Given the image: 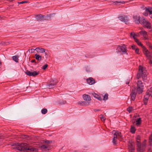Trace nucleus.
Here are the masks:
<instances>
[{"label":"nucleus","mask_w":152,"mask_h":152,"mask_svg":"<svg viewBox=\"0 0 152 152\" xmlns=\"http://www.w3.org/2000/svg\"><path fill=\"white\" fill-rule=\"evenodd\" d=\"M113 132V133L114 136L112 142L113 145H115L117 143V139L119 137L121 138L122 135L121 132H119L118 131H114Z\"/></svg>","instance_id":"20e7f679"},{"label":"nucleus","mask_w":152,"mask_h":152,"mask_svg":"<svg viewBox=\"0 0 152 152\" xmlns=\"http://www.w3.org/2000/svg\"><path fill=\"white\" fill-rule=\"evenodd\" d=\"M115 4H117L118 3H121L122 4H124L125 3V2L124 1H119V2H118L117 1H115Z\"/></svg>","instance_id":"c03bdc74"},{"label":"nucleus","mask_w":152,"mask_h":152,"mask_svg":"<svg viewBox=\"0 0 152 152\" xmlns=\"http://www.w3.org/2000/svg\"><path fill=\"white\" fill-rule=\"evenodd\" d=\"M141 86H144L143 83L140 80H138L137 83V87H140Z\"/></svg>","instance_id":"7c9ffc66"},{"label":"nucleus","mask_w":152,"mask_h":152,"mask_svg":"<svg viewBox=\"0 0 152 152\" xmlns=\"http://www.w3.org/2000/svg\"><path fill=\"white\" fill-rule=\"evenodd\" d=\"M137 124L139 125L141 123V119L140 118H139L136 121Z\"/></svg>","instance_id":"f704fd0d"},{"label":"nucleus","mask_w":152,"mask_h":152,"mask_svg":"<svg viewBox=\"0 0 152 152\" xmlns=\"http://www.w3.org/2000/svg\"><path fill=\"white\" fill-rule=\"evenodd\" d=\"M39 148L42 150H49L50 148V146L48 144L46 145H41Z\"/></svg>","instance_id":"dca6fc26"},{"label":"nucleus","mask_w":152,"mask_h":152,"mask_svg":"<svg viewBox=\"0 0 152 152\" xmlns=\"http://www.w3.org/2000/svg\"><path fill=\"white\" fill-rule=\"evenodd\" d=\"M118 18L120 20L124 22L126 24L129 23L130 20L127 16L124 15L119 17Z\"/></svg>","instance_id":"1a4fd4ad"},{"label":"nucleus","mask_w":152,"mask_h":152,"mask_svg":"<svg viewBox=\"0 0 152 152\" xmlns=\"http://www.w3.org/2000/svg\"><path fill=\"white\" fill-rule=\"evenodd\" d=\"M35 49H31L29 50V51H31V53H33L34 52Z\"/></svg>","instance_id":"a18cd8bd"},{"label":"nucleus","mask_w":152,"mask_h":152,"mask_svg":"<svg viewBox=\"0 0 152 152\" xmlns=\"http://www.w3.org/2000/svg\"><path fill=\"white\" fill-rule=\"evenodd\" d=\"M87 83L90 85L94 84L95 83V80L92 77H89L86 80Z\"/></svg>","instance_id":"2eb2a0df"},{"label":"nucleus","mask_w":152,"mask_h":152,"mask_svg":"<svg viewBox=\"0 0 152 152\" xmlns=\"http://www.w3.org/2000/svg\"><path fill=\"white\" fill-rule=\"evenodd\" d=\"M148 12H146V11H145V12H143V14L144 16H146L148 15Z\"/></svg>","instance_id":"49530a36"},{"label":"nucleus","mask_w":152,"mask_h":152,"mask_svg":"<svg viewBox=\"0 0 152 152\" xmlns=\"http://www.w3.org/2000/svg\"><path fill=\"white\" fill-rule=\"evenodd\" d=\"M144 104L145 105H146L147 104V103L145 102H145H144Z\"/></svg>","instance_id":"4d7b16f0"},{"label":"nucleus","mask_w":152,"mask_h":152,"mask_svg":"<svg viewBox=\"0 0 152 152\" xmlns=\"http://www.w3.org/2000/svg\"><path fill=\"white\" fill-rule=\"evenodd\" d=\"M135 53L137 54H139V49L138 48H137L135 50Z\"/></svg>","instance_id":"37998d69"},{"label":"nucleus","mask_w":152,"mask_h":152,"mask_svg":"<svg viewBox=\"0 0 152 152\" xmlns=\"http://www.w3.org/2000/svg\"><path fill=\"white\" fill-rule=\"evenodd\" d=\"M129 83V82H128V83H126V84H128Z\"/></svg>","instance_id":"13d9d810"},{"label":"nucleus","mask_w":152,"mask_h":152,"mask_svg":"<svg viewBox=\"0 0 152 152\" xmlns=\"http://www.w3.org/2000/svg\"><path fill=\"white\" fill-rule=\"evenodd\" d=\"M93 95L94 97L98 99L99 100H102V99L101 97L97 94L94 93L93 94Z\"/></svg>","instance_id":"412c9836"},{"label":"nucleus","mask_w":152,"mask_h":152,"mask_svg":"<svg viewBox=\"0 0 152 152\" xmlns=\"http://www.w3.org/2000/svg\"><path fill=\"white\" fill-rule=\"evenodd\" d=\"M99 110H100L99 109H94V111L95 112H96V111H99Z\"/></svg>","instance_id":"5fc2aeb1"},{"label":"nucleus","mask_w":152,"mask_h":152,"mask_svg":"<svg viewBox=\"0 0 152 152\" xmlns=\"http://www.w3.org/2000/svg\"><path fill=\"white\" fill-rule=\"evenodd\" d=\"M48 66V65L47 64H45V65L43 66L42 67V69L43 70H45Z\"/></svg>","instance_id":"ea45409f"},{"label":"nucleus","mask_w":152,"mask_h":152,"mask_svg":"<svg viewBox=\"0 0 152 152\" xmlns=\"http://www.w3.org/2000/svg\"><path fill=\"white\" fill-rule=\"evenodd\" d=\"M83 101H81L79 102L78 103L80 104V105L83 106Z\"/></svg>","instance_id":"09e8293b"},{"label":"nucleus","mask_w":152,"mask_h":152,"mask_svg":"<svg viewBox=\"0 0 152 152\" xmlns=\"http://www.w3.org/2000/svg\"><path fill=\"white\" fill-rule=\"evenodd\" d=\"M100 118L101 119V120L102 121H104L105 120V117L103 116V115L102 114H101L100 115Z\"/></svg>","instance_id":"4c0bfd02"},{"label":"nucleus","mask_w":152,"mask_h":152,"mask_svg":"<svg viewBox=\"0 0 152 152\" xmlns=\"http://www.w3.org/2000/svg\"><path fill=\"white\" fill-rule=\"evenodd\" d=\"M149 142L150 143V145H151L152 144V132H151V134L149 137Z\"/></svg>","instance_id":"c756f323"},{"label":"nucleus","mask_w":152,"mask_h":152,"mask_svg":"<svg viewBox=\"0 0 152 152\" xmlns=\"http://www.w3.org/2000/svg\"><path fill=\"white\" fill-rule=\"evenodd\" d=\"M25 73L29 76L35 77L39 74V72L37 71L31 72L28 70H26L25 72Z\"/></svg>","instance_id":"6e6552de"},{"label":"nucleus","mask_w":152,"mask_h":152,"mask_svg":"<svg viewBox=\"0 0 152 152\" xmlns=\"http://www.w3.org/2000/svg\"><path fill=\"white\" fill-rule=\"evenodd\" d=\"M136 139L137 140H140V137L139 136V137H137L136 138Z\"/></svg>","instance_id":"6e6d98bb"},{"label":"nucleus","mask_w":152,"mask_h":152,"mask_svg":"<svg viewBox=\"0 0 152 152\" xmlns=\"http://www.w3.org/2000/svg\"><path fill=\"white\" fill-rule=\"evenodd\" d=\"M140 34L143 35L144 37H146V36L147 35V33L145 31H141L140 32Z\"/></svg>","instance_id":"393cba45"},{"label":"nucleus","mask_w":152,"mask_h":152,"mask_svg":"<svg viewBox=\"0 0 152 152\" xmlns=\"http://www.w3.org/2000/svg\"><path fill=\"white\" fill-rule=\"evenodd\" d=\"M144 10H145V11L146 12H148L149 13V14H152V8L151 7L147 8L146 7H145L144 9Z\"/></svg>","instance_id":"aec40b11"},{"label":"nucleus","mask_w":152,"mask_h":152,"mask_svg":"<svg viewBox=\"0 0 152 152\" xmlns=\"http://www.w3.org/2000/svg\"><path fill=\"white\" fill-rule=\"evenodd\" d=\"M128 149L130 152H134L135 150L134 144L132 143V141H129L128 143Z\"/></svg>","instance_id":"f8f14e48"},{"label":"nucleus","mask_w":152,"mask_h":152,"mask_svg":"<svg viewBox=\"0 0 152 152\" xmlns=\"http://www.w3.org/2000/svg\"><path fill=\"white\" fill-rule=\"evenodd\" d=\"M47 112V110L46 108H43L41 110L42 113L43 114H45Z\"/></svg>","instance_id":"473e14b6"},{"label":"nucleus","mask_w":152,"mask_h":152,"mask_svg":"<svg viewBox=\"0 0 152 152\" xmlns=\"http://www.w3.org/2000/svg\"><path fill=\"white\" fill-rule=\"evenodd\" d=\"M108 99V94H106L103 97L104 100H106Z\"/></svg>","instance_id":"c9c22d12"},{"label":"nucleus","mask_w":152,"mask_h":152,"mask_svg":"<svg viewBox=\"0 0 152 152\" xmlns=\"http://www.w3.org/2000/svg\"><path fill=\"white\" fill-rule=\"evenodd\" d=\"M137 36V35L134 32H132L130 33V37H132L134 41H135L137 39L135 37Z\"/></svg>","instance_id":"5701e85b"},{"label":"nucleus","mask_w":152,"mask_h":152,"mask_svg":"<svg viewBox=\"0 0 152 152\" xmlns=\"http://www.w3.org/2000/svg\"><path fill=\"white\" fill-rule=\"evenodd\" d=\"M28 1H22L21 2H18V4H23L25 3H28Z\"/></svg>","instance_id":"79ce46f5"},{"label":"nucleus","mask_w":152,"mask_h":152,"mask_svg":"<svg viewBox=\"0 0 152 152\" xmlns=\"http://www.w3.org/2000/svg\"><path fill=\"white\" fill-rule=\"evenodd\" d=\"M147 94H148L151 95L152 97V87L150 88L147 91Z\"/></svg>","instance_id":"a878e982"},{"label":"nucleus","mask_w":152,"mask_h":152,"mask_svg":"<svg viewBox=\"0 0 152 152\" xmlns=\"http://www.w3.org/2000/svg\"><path fill=\"white\" fill-rule=\"evenodd\" d=\"M135 41L137 43V44L139 46L142 47L143 48V47H145L144 46H143L142 44L140 42L139 40L137 39H136Z\"/></svg>","instance_id":"bb28decb"},{"label":"nucleus","mask_w":152,"mask_h":152,"mask_svg":"<svg viewBox=\"0 0 152 152\" xmlns=\"http://www.w3.org/2000/svg\"><path fill=\"white\" fill-rule=\"evenodd\" d=\"M89 102L86 101H83V106H86L88 105Z\"/></svg>","instance_id":"e433bc0d"},{"label":"nucleus","mask_w":152,"mask_h":152,"mask_svg":"<svg viewBox=\"0 0 152 152\" xmlns=\"http://www.w3.org/2000/svg\"><path fill=\"white\" fill-rule=\"evenodd\" d=\"M53 141H52V140H46L45 141V142L46 143H48H48H52Z\"/></svg>","instance_id":"a19ab883"},{"label":"nucleus","mask_w":152,"mask_h":152,"mask_svg":"<svg viewBox=\"0 0 152 152\" xmlns=\"http://www.w3.org/2000/svg\"><path fill=\"white\" fill-rule=\"evenodd\" d=\"M12 145L15 146L14 149L23 152H37L38 151L37 148H33L26 143L15 142L13 143Z\"/></svg>","instance_id":"f257e3e1"},{"label":"nucleus","mask_w":152,"mask_h":152,"mask_svg":"<svg viewBox=\"0 0 152 152\" xmlns=\"http://www.w3.org/2000/svg\"><path fill=\"white\" fill-rule=\"evenodd\" d=\"M0 44H1L2 45H5V42H1L0 43Z\"/></svg>","instance_id":"603ef678"},{"label":"nucleus","mask_w":152,"mask_h":152,"mask_svg":"<svg viewBox=\"0 0 152 152\" xmlns=\"http://www.w3.org/2000/svg\"><path fill=\"white\" fill-rule=\"evenodd\" d=\"M59 102L60 104L62 105L65 104L66 102V101L60 100Z\"/></svg>","instance_id":"72a5a7b5"},{"label":"nucleus","mask_w":152,"mask_h":152,"mask_svg":"<svg viewBox=\"0 0 152 152\" xmlns=\"http://www.w3.org/2000/svg\"><path fill=\"white\" fill-rule=\"evenodd\" d=\"M136 129L134 126H132L130 129V132L132 133H134Z\"/></svg>","instance_id":"c85d7f7f"},{"label":"nucleus","mask_w":152,"mask_h":152,"mask_svg":"<svg viewBox=\"0 0 152 152\" xmlns=\"http://www.w3.org/2000/svg\"><path fill=\"white\" fill-rule=\"evenodd\" d=\"M57 83L56 80H52L50 81V83L48 85V88H54L56 85Z\"/></svg>","instance_id":"4468645a"},{"label":"nucleus","mask_w":152,"mask_h":152,"mask_svg":"<svg viewBox=\"0 0 152 152\" xmlns=\"http://www.w3.org/2000/svg\"><path fill=\"white\" fill-rule=\"evenodd\" d=\"M35 59L38 60L40 61L42 59V56L38 54H36L35 55Z\"/></svg>","instance_id":"b1692460"},{"label":"nucleus","mask_w":152,"mask_h":152,"mask_svg":"<svg viewBox=\"0 0 152 152\" xmlns=\"http://www.w3.org/2000/svg\"><path fill=\"white\" fill-rule=\"evenodd\" d=\"M83 99L86 101H89L91 100V99L90 96L86 94H84L83 95Z\"/></svg>","instance_id":"f3484780"},{"label":"nucleus","mask_w":152,"mask_h":152,"mask_svg":"<svg viewBox=\"0 0 152 152\" xmlns=\"http://www.w3.org/2000/svg\"><path fill=\"white\" fill-rule=\"evenodd\" d=\"M139 72V73L137 75V78H140L141 75L143 80L144 81H145L147 79L146 71L143 69V67L141 66H140Z\"/></svg>","instance_id":"f03ea898"},{"label":"nucleus","mask_w":152,"mask_h":152,"mask_svg":"<svg viewBox=\"0 0 152 152\" xmlns=\"http://www.w3.org/2000/svg\"><path fill=\"white\" fill-rule=\"evenodd\" d=\"M149 47L152 50V46L150 44H149L148 45Z\"/></svg>","instance_id":"3c124183"},{"label":"nucleus","mask_w":152,"mask_h":152,"mask_svg":"<svg viewBox=\"0 0 152 152\" xmlns=\"http://www.w3.org/2000/svg\"><path fill=\"white\" fill-rule=\"evenodd\" d=\"M133 110V107L131 106L129 107L127 109V110L128 111L129 113H130L132 110Z\"/></svg>","instance_id":"2f4dec72"},{"label":"nucleus","mask_w":152,"mask_h":152,"mask_svg":"<svg viewBox=\"0 0 152 152\" xmlns=\"http://www.w3.org/2000/svg\"><path fill=\"white\" fill-rule=\"evenodd\" d=\"M140 24L142 25L144 27L148 29H150L151 28V23L147 20L145 19L144 18H142Z\"/></svg>","instance_id":"39448f33"},{"label":"nucleus","mask_w":152,"mask_h":152,"mask_svg":"<svg viewBox=\"0 0 152 152\" xmlns=\"http://www.w3.org/2000/svg\"><path fill=\"white\" fill-rule=\"evenodd\" d=\"M1 64V62H0V64Z\"/></svg>","instance_id":"e2e57ef3"},{"label":"nucleus","mask_w":152,"mask_h":152,"mask_svg":"<svg viewBox=\"0 0 152 152\" xmlns=\"http://www.w3.org/2000/svg\"><path fill=\"white\" fill-rule=\"evenodd\" d=\"M151 18H152V15H151Z\"/></svg>","instance_id":"680f3d73"},{"label":"nucleus","mask_w":152,"mask_h":152,"mask_svg":"<svg viewBox=\"0 0 152 152\" xmlns=\"http://www.w3.org/2000/svg\"><path fill=\"white\" fill-rule=\"evenodd\" d=\"M31 62H32V63H34V62H35V63H36V61L35 60H32L31 61Z\"/></svg>","instance_id":"864d4df0"},{"label":"nucleus","mask_w":152,"mask_h":152,"mask_svg":"<svg viewBox=\"0 0 152 152\" xmlns=\"http://www.w3.org/2000/svg\"><path fill=\"white\" fill-rule=\"evenodd\" d=\"M137 151L140 152H142L144 151L145 148V144L141 145L140 142L137 141Z\"/></svg>","instance_id":"0eeeda50"},{"label":"nucleus","mask_w":152,"mask_h":152,"mask_svg":"<svg viewBox=\"0 0 152 152\" xmlns=\"http://www.w3.org/2000/svg\"><path fill=\"white\" fill-rule=\"evenodd\" d=\"M150 96H151V95L150 94H147V92H146V95L145 96V98H144V99H145L144 101H147L148 100V99L149 98V97Z\"/></svg>","instance_id":"cd10ccee"},{"label":"nucleus","mask_w":152,"mask_h":152,"mask_svg":"<svg viewBox=\"0 0 152 152\" xmlns=\"http://www.w3.org/2000/svg\"><path fill=\"white\" fill-rule=\"evenodd\" d=\"M75 152H77L76 151H75Z\"/></svg>","instance_id":"69168bd1"},{"label":"nucleus","mask_w":152,"mask_h":152,"mask_svg":"<svg viewBox=\"0 0 152 152\" xmlns=\"http://www.w3.org/2000/svg\"><path fill=\"white\" fill-rule=\"evenodd\" d=\"M131 48L132 50H135L137 47L135 45H133L131 46Z\"/></svg>","instance_id":"58836bf2"},{"label":"nucleus","mask_w":152,"mask_h":152,"mask_svg":"<svg viewBox=\"0 0 152 152\" xmlns=\"http://www.w3.org/2000/svg\"><path fill=\"white\" fill-rule=\"evenodd\" d=\"M35 50L38 53H43L45 52V50L42 48H37L35 49Z\"/></svg>","instance_id":"6ab92c4d"},{"label":"nucleus","mask_w":152,"mask_h":152,"mask_svg":"<svg viewBox=\"0 0 152 152\" xmlns=\"http://www.w3.org/2000/svg\"><path fill=\"white\" fill-rule=\"evenodd\" d=\"M55 15V14H53L52 15H50L49 16H47L45 17L44 15H35V18L37 20L43 21L44 19L45 20V18H48L49 19H51V18L53 16V15Z\"/></svg>","instance_id":"423d86ee"},{"label":"nucleus","mask_w":152,"mask_h":152,"mask_svg":"<svg viewBox=\"0 0 152 152\" xmlns=\"http://www.w3.org/2000/svg\"><path fill=\"white\" fill-rule=\"evenodd\" d=\"M12 58L13 61L16 63L18 62V56H14L12 57Z\"/></svg>","instance_id":"4be33fe9"},{"label":"nucleus","mask_w":152,"mask_h":152,"mask_svg":"<svg viewBox=\"0 0 152 152\" xmlns=\"http://www.w3.org/2000/svg\"><path fill=\"white\" fill-rule=\"evenodd\" d=\"M116 52L117 53L121 52L124 54H128L127 48L125 45H123L122 46L118 45L116 49Z\"/></svg>","instance_id":"7ed1b4c3"},{"label":"nucleus","mask_w":152,"mask_h":152,"mask_svg":"<svg viewBox=\"0 0 152 152\" xmlns=\"http://www.w3.org/2000/svg\"><path fill=\"white\" fill-rule=\"evenodd\" d=\"M85 57L86 58H91L93 57V56L91 55H87V56H85Z\"/></svg>","instance_id":"8fccbe9b"},{"label":"nucleus","mask_w":152,"mask_h":152,"mask_svg":"<svg viewBox=\"0 0 152 152\" xmlns=\"http://www.w3.org/2000/svg\"><path fill=\"white\" fill-rule=\"evenodd\" d=\"M137 94V90L136 88H134L132 91V92L131 94V99L132 101H134L135 99Z\"/></svg>","instance_id":"ddd939ff"},{"label":"nucleus","mask_w":152,"mask_h":152,"mask_svg":"<svg viewBox=\"0 0 152 152\" xmlns=\"http://www.w3.org/2000/svg\"><path fill=\"white\" fill-rule=\"evenodd\" d=\"M143 53L145 55L148 59H150L151 58L152 56L150 52L145 47H143Z\"/></svg>","instance_id":"9b49d317"},{"label":"nucleus","mask_w":152,"mask_h":152,"mask_svg":"<svg viewBox=\"0 0 152 152\" xmlns=\"http://www.w3.org/2000/svg\"><path fill=\"white\" fill-rule=\"evenodd\" d=\"M132 36H133V34L132 35Z\"/></svg>","instance_id":"0e129e2a"},{"label":"nucleus","mask_w":152,"mask_h":152,"mask_svg":"<svg viewBox=\"0 0 152 152\" xmlns=\"http://www.w3.org/2000/svg\"><path fill=\"white\" fill-rule=\"evenodd\" d=\"M144 17H140L138 15H134L133 16L134 20L136 24H139L141 23V21Z\"/></svg>","instance_id":"9d476101"},{"label":"nucleus","mask_w":152,"mask_h":152,"mask_svg":"<svg viewBox=\"0 0 152 152\" xmlns=\"http://www.w3.org/2000/svg\"><path fill=\"white\" fill-rule=\"evenodd\" d=\"M47 55V53H45V55L46 56Z\"/></svg>","instance_id":"052dcab7"},{"label":"nucleus","mask_w":152,"mask_h":152,"mask_svg":"<svg viewBox=\"0 0 152 152\" xmlns=\"http://www.w3.org/2000/svg\"><path fill=\"white\" fill-rule=\"evenodd\" d=\"M137 35V36H138V35H139V34H136Z\"/></svg>","instance_id":"bf43d9fd"},{"label":"nucleus","mask_w":152,"mask_h":152,"mask_svg":"<svg viewBox=\"0 0 152 152\" xmlns=\"http://www.w3.org/2000/svg\"><path fill=\"white\" fill-rule=\"evenodd\" d=\"M149 60V63L151 64V66H152V60H151V58H150V59H148Z\"/></svg>","instance_id":"de8ad7c7"},{"label":"nucleus","mask_w":152,"mask_h":152,"mask_svg":"<svg viewBox=\"0 0 152 152\" xmlns=\"http://www.w3.org/2000/svg\"><path fill=\"white\" fill-rule=\"evenodd\" d=\"M144 86H141L140 87H137V90L138 93L139 94L142 93L143 91Z\"/></svg>","instance_id":"a211bd4d"}]
</instances>
